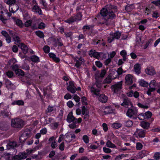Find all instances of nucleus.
Returning <instances> with one entry per match:
<instances>
[{
	"label": "nucleus",
	"instance_id": "f257e3e1",
	"mask_svg": "<svg viewBox=\"0 0 160 160\" xmlns=\"http://www.w3.org/2000/svg\"><path fill=\"white\" fill-rule=\"evenodd\" d=\"M117 7L114 5H108L106 8H102L100 11L101 15L103 17L100 20L98 21V25L105 24L107 26L110 24V21L116 17L115 13L117 12Z\"/></svg>",
	"mask_w": 160,
	"mask_h": 160
},
{
	"label": "nucleus",
	"instance_id": "774afa93",
	"mask_svg": "<svg viewBox=\"0 0 160 160\" xmlns=\"http://www.w3.org/2000/svg\"><path fill=\"white\" fill-rule=\"evenodd\" d=\"M123 70L122 67H121L118 68V69L117 71V72L118 75H120L123 74Z\"/></svg>",
	"mask_w": 160,
	"mask_h": 160
},
{
	"label": "nucleus",
	"instance_id": "c03bdc74",
	"mask_svg": "<svg viewBox=\"0 0 160 160\" xmlns=\"http://www.w3.org/2000/svg\"><path fill=\"white\" fill-rule=\"evenodd\" d=\"M153 158L154 160H159L160 159V152H156L154 154Z\"/></svg>",
	"mask_w": 160,
	"mask_h": 160
},
{
	"label": "nucleus",
	"instance_id": "473e14b6",
	"mask_svg": "<svg viewBox=\"0 0 160 160\" xmlns=\"http://www.w3.org/2000/svg\"><path fill=\"white\" fill-rule=\"evenodd\" d=\"M122 124L120 122H116L112 124L111 127L113 128L118 129L122 127Z\"/></svg>",
	"mask_w": 160,
	"mask_h": 160
},
{
	"label": "nucleus",
	"instance_id": "39448f33",
	"mask_svg": "<svg viewBox=\"0 0 160 160\" xmlns=\"http://www.w3.org/2000/svg\"><path fill=\"white\" fill-rule=\"evenodd\" d=\"M31 134V132L30 129L28 128H26L19 137V141L20 143L24 142L27 138L30 137Z\"/></svg>",
	"mask_w": 160,
	"mask_h": 160
},
{
	"label": "nucleus",
	"instance_id": "79ce46f5",
	"mask_svg": "<svg viewBox=\"0 0 160 160\" xmlns=\"http://www.w3.org/2000/svg\"><path fill=\"white\" fill-rule=\"evenodd\" d=\"M73 99H74L75 101L78 103V106L79 107L80 105V98L76 94L74 95V97L73 98Z\"/></svg>",
	"mask_w": 160,
	"mask_h": 160
},
{
	"label": "nucleus",
	"instance_id": "09e8293b",
	"mask_svg": "<svg viewBox=\"0 0 160 160\" xmlns=\"http://www.w3.org/2000/svg\"><path fill=\"white\" fill-rule=\"evenodd\" d=\"M107 72V71L105 69L102 70L101 73L99 76H98V78H103L104 77Z\"/></svg>",
	"mask_w": 160,
	"mask_h": 160
},
{
	"label": "nucleus",
	"instance_id": "7ed1b4c3",
	"mask_svg": "<svg viewBox=\"0 0 160 160\" xmlns=\"http://www.w3.org/2000/svg\"><path fill=\"white\" fill-rule=\"evenodd\" d=\"M96 81L95 84L93 85L91 88L90 91L96 96H99L100 89L102 88L101 82L97 80L96 78Z\"/></svg>",
	"mask_w": 160,
	"mask_h": 160
},
{
	"label": "nucleus",
	"instance_id": "ddd939ff",
	"mask_svg": "<svg viewBox=\"0 0 160 160\" xmlns=\"http://www.w3.org/2000/svg\"><path fill=\"white\" fill-rule=\"evenodd\" d=\"M69 85L67 86V89L68 91L72 93H74L75 92V87L73 81L69 82Z\"/></svg>",
	"mask_w": 160,
	"mask_h": 160
},
{
	"label": "nucleus",
	"instance_id": "3c124183",
	"mask_svg": "<svg viewBox=\"0 0 160 160\" xmlns=\"http://www.w3.org/2000/svg\"><path fill=\"white\" fill-rule=\"evenodd\" d=\"M13 39L15 42H16L19 44L21 40L20 37L14 35L13 37Z\"/></svg>",
	"mask_w": 160,
	"mask_h": 160
},
{
	"label": "nucleus",
	"instance_id": "7c9ffc66",
	"mask_svg": "<svg viewBox=\"0 0 160 160\" xmlns=\"http://www.w3.org/2000/svg\"><path fill=\"white\" fill-rule=\"evenodd\" d=\"M10 8H11V11H10L13 13H15L18 10L19 8L18 5L16 3L11 5Z\"/></svg>",
	"mask_w": 160,
	"mask_h": 160
},
{
	"label": "nucleus",
	"instance_id": "5701e85b",
	"mask_svg": "<svg viewBox=\"0 0 160 160\" xmlns=\"http://www.w3.org/2000/svg\"><path fill=\"white\" fill-rule=\"evenodd\" d=\"M145 72L147 74L153 75L155 73V71L153 67H150L145 70Z\"/></svg>",
	"mask_w": 160,
	"mask_h": 160
},
{
	"label": "nucleus",
	"instance_id": "a19ab883",
	"mask_svg": "<svg viewBox=\"0 0 160 160\" xmlns=\"http://www.w3.org/2000/svg\"><path fill=\"white\" fill-rule=\"evenodd\" d=\"M81 101L82 102V104L84 106H87L88 105L87 99L85 96H83L81 98Z\"/></svg>",
	"mask_w": 160,
	"mask_h": 160
},
{
	"label": "nucleus",
	"instance_id": "f03ea898",
	"mask_svg": "<svg viewBox=\"0 0 160 160\" xmlns=\"http://www.w3.org/2000/svg\"><path fill=\"white\" fill-rule=\"evenodd\" d=\"M24 124V121L19 118H12L11 120V126L19 130L22 128Z\"/></svg>",
	"mask_w": 160,
	"mask_h": 160
},
{
	"label": "nucleus",
	"instance_id": "13d9d810",
	"mask_svg": "<svg viewBox=\"0 0 160 160\" xmlns=\"http://www.w3.org/2000/svg\"><path fill=\"white\" fill-rule=\"evenodd\" d=\"M18 72H16V74L18 76H23L24 75L25 73L21 69H19L18 71Z\"/></svg>",
	"mask_w": 160,
	"mask_h": 160
},
{
	"label": "nucleus",
	"instance_id": "bf43d9fd",
	"mask_svg": "<svg viewBox=\"0 0 160 160\" xmlns=\"http://www.w3.org/2000/svg\"><path fill=\"white\" fill-rule=\"evenodd\" d=\"M22 68L25 70L28 71L30 69V67L28 64L24 63L22 65Z\"/></svg>",
	"mask_w": 160,
	"mask_h": 160
},
{
	"label": "nucleus",
	"instance_id": "a18cd8bd",
	"mask_svg": "<svg viewBox=\"0 0 160 160\" xmlns=\"http://www.w3.org/2000/svg\"><path fill=\"white\" fill-rule=\"evenodd\" d=\"M43 51L45 53H49L50 48L49 46L48 45H45L44 46L43 48Z\"/></svg>",
	"mask_w": 160,
	"mask_h": 160
},
{
	"label": "nucleus",
	"instance_id": "423d86ee",
	"mask_svg": "<svg viewBox=\"0 0 160 160\" xmlns=\"http://www.w3.org/2000/svg\"><path fill=\"white\" fill-rule=\"evenodd\" d=\"M152 115L151 112L148 111L145 113H142L138 115L137 118L141 120H142L147 119L150 118Z\"/></svg>",
	"mask_w": 160,
	"mask_h": 160
},
{
	"label": "nucleus",
	"instance_id": "f8f14e48",
	"mask_svg": "<svg viewBox=\"0 0 160 160\" xmlns=\"http://www.w3.org/2000/svg\"><path fill=\"white\" fill-rule=\"evenodd\" d=\"M100 52L96 51L95 50L91 49L89 52L88 54L90 57H93L97 59H99Z\"/></svg>",
	"mask_w": 160,
	"mask_h": 160
},
{
	"label": "nucleus",
	"instance_id": "6e6d98bb",
	"mask_svg": "<svg viewBox=\"0 0 160 160\" xmlns=\"http://www.w3.org/2000/svg\"><path fill=\"white\" fill-rule=\"evenodd\" d=\"M72 34L73 32L71 31L65 32L64 33V34L66 38H71L72 36Z\"/></svg>",
	"mask_w": 160,
	"mask_h": 160
},
{
	"label": "nucleus",
	"instance_id": "c756f323",
	"mask_svg": "<svg viewBox=\"0 0 160 160\" xmlns=\"http://www.w3.org/2000/svg\"><path fill=\"white\" fill-rule=\"evenodd\" d=\"M30 59L32 62L36 63H38L40 62L39 58L35 55H32L31 56Z\"/></svg>",
	"mask_w": 160,
	"mask_h": 160
},
{
	"label": "nucleus",
	"instance_id": "e2e57ef3",
	"mask_svg": "<svg viewBox=\"0 0 160 160\" xmlns=\"http://www.w3.org/2000/svg\"><path fill=\"white\" fill-rule=\"evenodd\" d=\"M0 20L4 24H5L7 19L3 16V15H0Z\"/></svg>",
	"mask_w": 160,
	"mask_h": 160
},
{
	"label": "nucleus",
	"instance_id": "2eb2a0df",
	"mask_svg": "<svg viewBox=\"0 0 160 160\" xmlns=\"http://www.w3.org/2000/svg\"><path fill=\"white\" fill-rule=\"evenodd\" d=\"M132 75L130 74L127 75L125 77V83L127 85H131L133 83Z\"/></svg>",
	"mask_w": 160,
	"mask_h": 160
},
{
	"label": "nucleus",
	"instance_id": "052dcab7",
	"mask_svg": "<svg viewBox=\"0 0 160 160\" xmlns=\"http://www.w3.org/2000/svg\"><path fill=\"white\" fill-rule=\"evenodd\" d=\"M12 69L13 70V71H14L15 72V73L16 72L17 73L18 72V69H19V68H18V65L17 64H16L15 65L12 66Z\"/></svg>",
	"mask_w": 160,
	"mask_h": 160
},
{
	"label": "nucleus",
	"instance_id": "c85d7f7f",
	"mask_svg": "<svg viewBox=\"0 0 160 160\" xmlns=\"http://www.w3.org/2000/svg\"><path fill=\"white\" fill-rule=\"evenodd\" d=\"M32 10H35V12H38L39 15H42V11L38 5H34L32 7Z\"/></svg>",
	"mask_w": 160,
	"mask_h": 160
},
{
	"label": "nucleus",
	"instance_id": "1a4fd4ad",
	"mask_svg": "<svg viewBox=\"0 0 160 160\" xmlns=\"http://www.w3.org/2000/svg\"><path fill=\"white\" fill-rule=\"evenodd\" d=\"M53 43V45L55 47H61L63 46L62 41L60 37L57 38H53L52 39Z\"/></svg>",
	"mask_w": 160,
	"mask_h": 160
},
{
	"label": "nucleus",
	"instance_id": "37998d69",
	"mask_svg": "<svg viewBox=\"0 0 160 160\" xmlns=\"http://www.w3.org/2000/svg\"><path fill=\"white\" fill-rule=\"evenodd\" d=\"M82 139L83 142L86 143H88L89 141V138L87 135H84L83 136Z\"/></svg>",
	"mask_w": 160,
	"mask_h": 160
},
{
	"label": "nucleus",
	"instance_id": "69168bd1",
	"mask_svg": "<svg viewBox=\"0 0 160 160\" xmlns=\"http://www.w3.org/2000/svg\"><path fill=\"white\" fill-rule=\"evenodd\" d=\"M75 62L76 63L75 65V67H76L78 68H79L82 64V62H80L78 60H75Z\"/></svg>",
	"mask_w": 160,
	"mask_h": 160
},
{
	"label": "nucleus",
	"instance_id": "680f3d73",
	"mask_svg": "<svg viewBox=\"0 0 160 160\" xmlns=\"http://www.w3.org/2000/svg\"><path fill=\"white\" fill-rule=\"evenodd\" d=\"M143 145L140 142H138L136 143V148L137 150H140L142 148Z\"/></svg>",
	"mask_w": 160,
	"mask_h": 160
},
{
	"label": "nucleus",
	"instance_id": "f3484780",
	"mask_svg": "<svg viewBox=\"0 0 160 160\" xmlns=\"http://www.w3.org/2000/svg\"><path fill=\"white\" fill-rule=\"evenodd\" d=\"M98 99L99 101L103 103H106L108 100V97L104 94H101L99 95Z\"/></svg>",
	"mask_w": 160,
	"mask_h": 160
},
{
	"label": "nucleus",
	"instance_id": "cd10ccee",
	"mask_svg": "<svg viewBox=\"0 0 160 160\" xmlns=\"http://www.w3.org/2000/svg\"><path fill=\"white\" fill-rule=\"evenodd\" d=\"M110 36L113 37L114 38H115L117 39H118L121 36V33L119 31H117L116 32L113 33L112 32H111L110 33Z\"/></svg>",
	"mask_w": 160,
	"mask_h": 160
},
{
	"label": "nucleus",
	"instance_id": "6ab92c4d",
	"mask_svg": "<svg viewBox=\"0 0 160 160\" xmlns=\"http://www.w3.org/2000/svg\"><path fill=\"white\" fill-rule=\"evenodd\" d=\"M72 114V112H70L68 115L67 121L68 123H70L74 120H77V118L73 115Z\"/></svg>",
	"mask_w": 160,
	"mask_h": 160
},
{
	"label": "nucleus",
	"instance_id": "0eeeda50",
	"mask_svg": "<svg viewBox=\"0 0 160 160\" xmlns=\"http://www.w3.org/2000/svg\"><path fill=\"white\" fill-rule=\"evenodd\" d=\"M111 88L114 93H118L122 88V81L119 82L117 83L112 85Z\"/></svg>",
	"mask_w": 160,
	"mask_h": 160
},
{
	"label": "nucleus",
	"instance_id": "a211bd4d",
	"mask_svg": "<svg viewBox=\"0 0 160 160\" xmlns=\"http://www.w3.org/2000/svg\"><path fill=\"white\" fill-rule=\"evenodd\" d=\"M91 28L90 25H86L84 26L82 28V30L83 31V34L85 36L86 35H89L91 34L90 32H89L87 31L89 30Z\"/></svg>",
	"mask_w": 160,
	"mask_h": 160
},
{
	"label": "nucleus",
	"instance_id": "72a5a7b5",
	"mask_svg": "<svg viewBox=\"0 0 160 160\" xmlns=\"http://www.w3.org/2000/svg\"><path fill=\"white\" fill-rule=\"evenodd\" d=\"M141 126L144 129H148L150 127V123L148 122L143 121L141 123Z\"/></svg>",
	"mask_w": 160,
	"mask_h": 160
},
{
	"label": "nucleus",
	"instance_id": "f704fd0d",
	"mask_svg": "<svg viewBox=\"0 0 160 160\" xmlns=\"http://www.w3.org/2000/svg\"><path fill=\"white\" fill-rule=\"evenodd\" d=\"M130 101L127 99H124L123 102H122L121 105L126 108H128L129 104L130 103Z\"/></svg>",
	"mask_w": 160,
	"mask_h": 160
},
{
	"label": "nucleus",
	"instance_id": "49530a36",
	"mask_svg": "<svg viewBox=\"0 0 160 160\" xmlns=\"http://www.w3.org/2000/svg\"><path fill=\"white\" fill-rule=\"evenodd\" d=\"M152 39H148L144 45L143 47V49H146L148 47L149 45L152 43Z\"/></svg>",
	"mask_w": 160,
	"mask_h": 160
},
{
	"label": "nucleus",
	"instance_id": "ea45409f",
	"mask_svg": "<svg viewBox=\"0 0 160 160\" xmlns=\"http://www.w3.org/2000/svg\"><path fill=\"white\" fill-rule=\"evenodd\" d=\"M106 144L107 147L109 148H115L116 147V146L109 140H108Z\"/></svg>",
	"mask_w": 160,
	"mask_h": 160
},
{
	"label": "nucleus",
	"instance_id": "58836bf2",
	"mask_svg": "<svg viewBox=\"0 0 160 160\" xmlns=\"http://www.w3.org/2000/svg\"><path fill=\"white\" fill-rule=\"evenodd\" d=\"M139 84L142 87H148L149 85L148 82L143 80H141L139 82Z\"/></svg>",
	"mask_w": 160,
	"mask_h": 160
},
{
	"label": "nucleus",
	"instance_id": "8fccbe9b",
	"mask_svg": "<svg viewBox=\"0 0 160 160\" xmlns=\"http://www.w3.org/2000/svg\"><path fill=\"white\" fill-rule=\"evenodd\" d=\"M17 1H18V0H8L6 3L7 4L9 5L10 8L11 5L15 4L17 2Z\"/></svg>",
	"mask_w": 160,
	"mask_h": 160
},
{
	"label": "nucleus",
	"instance_id": "c9c22d12",
	"mask_svg": "<svg viewBox=\"0 0 160 160\" xmlns=\"http://www.w3.org/2000/svg\"><path fill=\"white\" fill-rule=\"evenodd\" d=\"M35 33L37 36L41 38H42L44 37L43 32L40 30L36 31L35 32Z\"/></svg>",
	"mask_w": 160,
	"mask_h": 160
},
{
	"label": "nucleus",
	"instance_id": "4c0bfd02",
	"mask_svg": "<svg viewBox=\"0 0 160 160\" xmlns=\"http://www.w3.org/2000/svg\"><path fill=\"white\" fill-rule=\"evenodd\" d=\"M112 80L111 76L110 75H109L104 80L103 82L104 83L109 84L112 82Z\"/></svg>",
	"mask_w": 160,
	"mask_h": 160
},
{
	"label": "nucleus",
	"instance_id": "bb28decb",
	"mask_svg": "<svg viewBox=\"0 0 160 160\" xmlns=\"http://www.w3.org/2000/svg\"><path fill=\"white\" fill-rule=\"evenodd\" d=\"M0 129L3 131H6L8 129V125L6 122L2 121L0 122Z\"/></svg>",
	"mask_w": 160,
	"mask_h": 160
},
{
	"label": "nucleus",
	"instance_id": "2f4dec72",
	"mask_svg": "<svg viewBox=\"0 0 160 160\" xmlns=\"http://www.w3.org/2000/svg\"><path fill=\"white\" fill-rule=\"evenodd\" d=\"M24 104V102L22 100H17L14 101L12 103L13 105H18V106H23Z\"/></svg>",
	"mask_w": 160,
	"mask_h": 160
},
{
	"label": "nucleus",
	"instance_id": "b1692460",
	"mask_svg": "<svg viewBox=\"0 0 160 160\" xmlns=\"http://www.w3.org/2000/svg\"><path fill=\"white\" fill-rule=\"evenodd\" d=\"M17 145L16 142L15 141L9 142L6 145L7 149H10L15 147Z\"/></svg>",
	"mask_w": 160,
	"mask_h": 160
},
{
	"label": "nucleus",
	"instance_id": "4be33fe9",
	"mask_svg": "<svg viewBox=\"0 0 160 160\" xmlns=\"http://www.w3.org/2000/svg\"><path fill=\"white\" fill-rule=\"evenodd\" d=\"M114 110V109H113L111 106H107L105 108V110L104 111V113L105 114L112 113L113 112Z\"/></svg>",
	"mask_w": 160,
	"mask_h": 160
},
{
	"label": "nucleus",
	"instance_id": "6e6552de",
	"mask_svg": "<svg viewBox=\"0 0 160 160\" xmlns=\"http://www.w3.org/2000/svg\"><path fill=\"white\" fill-rule=\"evenodd\" d=\"M138 113V110L135 108H129L126 113L127 115L130 118H132L133 115H136Z\"/></svg>",
	"mask_w": 160,
	"mask_h": 160
},
{
	"label": "nucleus",
	"instance_id": "393cba45",
	"mask_svg": "<svg viewBox=\"0 0 160 160\" xmlns=\"http://www.w3.org/2000/svg\"><path fill=\"white\" fill-rule=\"evenodd\" d=\"M56 111V109L55 108L54 106L48 105V108L45 111V113L47 114L49 113L52 112H55Z\"/></svg>",
	"mask_w": 160,
	"mask_h": 160
},
{
	"label": "nucleus",
	"instance_id": "e433bc0d",
	"mask_svg": "<svg viewBox=\"0 0 160 160\" xmlns=\"http://www.w3.org/2000/svg\"><path fill=\"white\" fill-rule=\"evenodd\" d=\"M120 54L123 58V60L124 61H126L127 59V55L126 51L124 50H122L120 52Z\"/></svg>",
	"mask_w": 160,
	"mask_h": 160
},
{
	"label": "nucleus",
	"instance_id": "603ef678",
	"mask_svg": "<svg viewBox=\"0 0 160 160\" xmlns=\"http://www.w3.org/2000/svg\"><path fill=\"white\" fill-rule=\"evenodd\" d=\"M6 74L9 78H12L14 76L13 72L11 71H8L6 72Z\"/></svg>",
	"mask_w": 160,
	"mask_h": 160
},
{
	"label": "nucleus",
	"instance_id": "338daca9",
	"mask_svg": "<svg viewBox=\"0 0 160 160\" xmlns=\"http://www.w3.org/2000/svg\"><path fill=\"white\" fill-rule=\"evenodd\" d=\"M151 3L154 4L157 6L160 7V0L152 1V2Z\"/></svg>",
	"mask_w": 160,
	"mask_h": 160
},
{
	"label": "nucleus",
	"instance_id": "9d476101",
	"mask_svg": "<svg viewBox=\"0 0 160 160\" xmlns=\"http://www.w3.org/2000/svg\"><path fill=\"white\" fill-rule=\"evenodd\" d=\"M145 130L142 129L137 128L135 132V134L137 138H143L145 137Z\"/></svg>",
	"mask_w": 160,
	"mask_h": 160
},
{
	"label": "nucleus",
	"instance_id": "5fc2aeb1",
	"mask_svg": "<svg viewBox=\"0 0 160 160\" xmlns=\"http://www.w3.org/2000/svg\"><path fill=\"white\" fill-rule=\"evenodd\" d=\"M46 27L45 24L43 22H40L38 27V29H44Z\"/></svg>",
	"mask_w": 160,
	"mask_h": 160
},
{
	"label": "nucleus",
	"instance_id": "aec40b11",
	"mask_svg": "<svg viewBox=\"0 0 160 160\" xmlns=\"http://www.w3.org/2000/svg\"><path fill=\"white\" fill-rule=\"evenodd\" d=\"M149 153V152L148 151L146 150H142L138 153V157L139 158L142 159L145 156L148 155Z\"/></svg>",
	"mask_w": 160,
	"mask_h": 160
},
{
	"label": "nucleus",
	"instance_id": "4468645a",
	"mask_svg": "<svg viewBox=\"0 0 160 160\" xmlns=\"http://www.w3.org/2000/svg\"><path fill=\"white\" fill-rule=\"evenodd\" d=\"M18 46L21 49L22 52L24 54H26L28 53V47L24 43H20Z\"/></svg>",
	"mask_w": 160,
	"mask_h": 160
},
{
	"label": "nucleus",
	"instance_id": "de8ad7c7",
	"mask_svg": "<svg viewBox=\"0 0 160 160\" xmlns=\"http://www.w3.org/2000/svg\"><path fill=\"white\" fill-rule=\"evenodd\" d=\"M4 80L5 84L7 86H11L13 85V84L8 79H5Z\"/></svg>",
	"mask_w": 160,
	"mask_h": 160
},
{
	"label": "nucleus",
	"instance_id": "864d4df0",
	"mask_svg": "<svg viewBox=\"0 0 160 160\" xmlns=\"http://www.w3.org/2000/svg\"><path fill=\"white\" fill-rule=\"evenodd\" d=\"M99 58L101 59H106L107 57V54L102 52H100Z\"/></svg>",
	"mask_w": 160,
	"mask_h": 160
},
{
	"label": "nucleus",
	"instance_id": "9b49d317",
	"mask_svg": "<svg viewBox=\"0 0 160 160\" xmlns=\"http://www.w3.org/2000/svg\"><path fill=\"white\" fill-rule=\"evenodd\" d=\"M26 158L27 153L24 152H22L13 156L12 157V160H21Z\"/></svg>",
	"mask_w": 160,
	"mask_h": 160
},
{
	"label": "nucleus",
	"instance_id": "a878e982",
	"mask_svg": "<svg viewBox=\"0 0 160 160\" xmlns=\"http://www.w3.org/2000/svg\"><path fill=\"white\" fill-rule=\"evenodd\" d=\"M134 68L136 74H139L140 73L141 67L140 64L138 63L135 64L134 66Z\"/></svg>",
	"mask_w": 160,
	"mask_h": 160
},
{
	"label": "nucleus",
	"instance_id": "20e7f679",
	"mask_svg": "<svg viewBox=\"0 0 160 160\" xmlns=\"http://www.w3.org/2000/svg\"><path fill=\"white\" fill-rule=\"evenodd\" d=\"M82 12H79L75 15L72 16L67 20H65L64 22L69 24H71L74 22L81 21L82 20Z\"/></svg>",
	"mask_w": 160,
	"mask_h": 160
},
{
	"label": "nucleus",
	"instance_id": "0e129e2a",
	"mask_svg": "<svg viewBox=\"0 0 160 160\" xmlns=\"http://www.w3.org/2000/svg\"><path fill=\"white\" fill-rule=\"evenodd\" d=\"M65 144L64 142H62L59 146V149L61 151H63L65 148Z\"/></svg>",
	"mask_w": 160,
	"mask_h": 160
},
{
	"label": "nucleus",
	"instance_id": "4d7b16f0",
	"mask_svg": "<svg viewBox=\"0 0 160 160\" xmlns=\"http://www.w3.org/2000/svg\"><path fill=\"white\" fill-rule=\"evenodd\" d=\"M32 22V21L31 20H29L27 21L25 23V26L26 27H31Z\"/></svg>",
	"mask_w": 160,
	"mask_h": 160
},
{
	"label": "nucleus",
	"instance_id": "412c9836",
	"mask_svg": "<svg viewBox=\"0 0 160 160\" xmlns=\"http://www.w3.org/2000/svg\"><path fill=\"white\" fill-rule=\"evenodd\" d=\"M12 18L17 25L20 28L23 27V23L22 20L18 19H17L16 17H13Z\"/></svg>",
	"mask_w": 160,
	"mask_h": 160
},
{
	"label": "nucleus",
	"instance_id": "dca6fc26",
	"mask_svg": "<svg viewBox=\"0 0 160 160\" xmlns=\"http://www.w3.org/2000/svg\"><path fill=\"white\" fill-rule=\"evenodd\" d=\"M122 125L127 128H130L133 125V122L131 120H124L122 121Z\"/></svg>",
	"mask_w": 160,
	"mask_h": 160
}]
</instances>
